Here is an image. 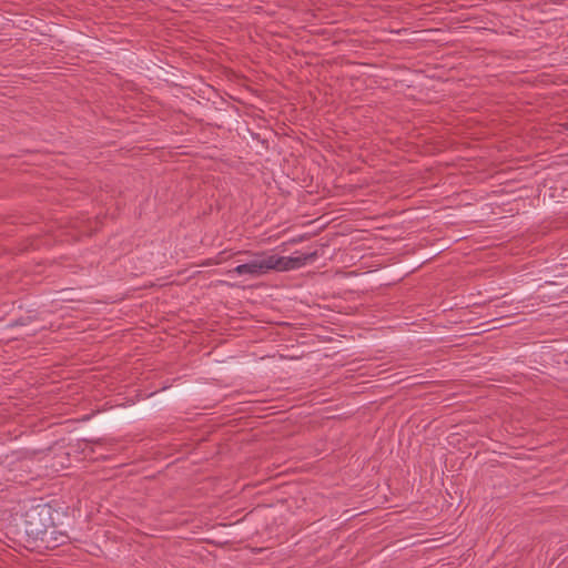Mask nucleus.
I'll return each instance as SVG.
<instances>
[{"mask_svg":"<svg viewBox=\"0 0 568 568\" xmlns=\"http://www.w3.org/2000/svg\"><path fill=\"white\" fill-rule=\"evenodd\" d=\"M318 257L316 251L310 253L296 252L293 256H280L267 252H260L246 263L240 264L227 272L229 275L235 273L240 276L251 278L263 276L270 272H288L298 270Z\"/></svg>","mask_w":568,"mask_h":568,"instance_id":"obj_1","label":"nucleus"},{"mask_svg":"<svg viewBox=\"0 0 568 568\" xmlns=\"http://www.w3.org/2000/svg\"><path fill=\"white\" fill-rule=\"evenodd\" d=\"M49 518H27V532L30 535L42 534L48 526Z\"/></svg>","mask_w":568,"mask_h":568,"instance_id":"obj_2","label":"nucleus"}]
</instances>
